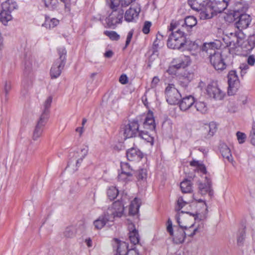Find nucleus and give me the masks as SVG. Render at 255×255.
Wrapping results in <instances>:
<instances>
[{"mask_svg":"<svg viewBox=\"0 0 255 255\" xmlns=\"http://www.w3.org/2000/svg\"><path fill=\"white\" fill-rule=\"evenodd\" d=\"M168 29L170 32L167 41L168 48L178 50L183 48L191 50L197 47L194 42L186 39L187 34L179 27V24L176 22L172 21Z\"/></svg>","mask_w":255,"mask_h":255,"instance_id":"1","label":"nucleus"},{"mask_svg":"<svg viewBox=\"0 0 255 255\" xmlns=\"http://www.w3.org/2000/svg\"><path fill=\"white\" fill-rule=\"evenodd\" d=\"M228 4L225 0H208L198 14L199 17L201 19H210L215 13L223 11Z\"/></svg>","mask_w":255,"mask_h":255,"instance_id":"2","label":"nucleus"},{"mask_svg":"<svg viewBox=\"0 0 255 255\" xmlns=\"http://www.w3.org/2000/svg\"><path fill=\"white\" fill-rule=\"evenodd\" d=\"M230 40L228 42V46L232 48L241 46L243 50L246 52H250L255 47V34L250 35L248 38L243 42L242 39L244 38V34L242 31H237L235 33H230Z\"/></svg>","mask_w":255,"mask_h":255,"instance_id":"3","label":"nucleus"},{"mask_svg":"<svg viewBox=\"0 0 255 255\" xmlns=\"http://www.w3.org/2000/svg\"><path fill=\"white\" fill-rule=\"evenodd\" d=\"M247 8V6H243L241 2H238L236 7L229 15V16L232 17V19L237 20L235 25L236 27L239 29L238 31H242V29L246 28L251 22L249 15L241 13L245 11Z\"/></svg>","mask_w":255,"mask_h":255,"instance_id":"4","label":"nucleus"},{"mask_svg":"<svg viewBox=\"0 0 255 255\" xmlns=\"http://www.w3.org/2000/svg\"><path fill=\"white\" fill-rule=\"evenodd\" d=\"M58 51L59 57L55 60L50 70L51 76L54 78L60 75L66 63V50L64 48H60Z\"/></svg>","mask_w":255,"mask_h":255,"instance_id":"5","label":"nucleus"},{"mask_svg":"<svg viewBox=\"0 0 255 255\" xmlns=\"http://www.w3.org/2000/svg\"><path fill=\"white\" fill-rule=\"evenodd\" d=\"M32 59L30 57H26L24 61V78L22 81V85L24 90L22 92L24 95L29 87L32 85V76H29V73L31 71L32 67Z\"/></svg>","mask_w":255,"mask_h":255,"instance_id":"6","label":"nucleus"},{"mask_svg":"<svg viewBox=\"0 0 255 255\" xmlns=\"http://www.w3.org/2000/svg\"><path fill=\"white\" fill-rule=\"evenodd\" d=\"M165 94L167 102L170 105L179 103L181 95L173 84H169L165 89Z\"/></svg>","mask_w":255,"mask_h":255,"instance_id":"7","label":"nucleus"},{"mask_svg":"<svg viewBox=\"0 0 255 255\" xmlns=\"http://www.w3.org/2000/svg\"><path fill=\"white\" fill-rule=\"evenodd\" d=\"M111 10L108 17L106 19V22L110 27H113L122 22L124 12V10L121 8Z\"/></svg>","mask_w":255,"mask_h":255,"instance_id":"8","label":"nucleus"},{"mask_svg":"<svg viewBox=\"0 0 255 255\" xmlns=\"http://www.w3.org/2000/svg\"><path fill=\"white\" fill-rule=\"evenodd\" d=\"M123 129V134L125 138H128L137 136L139 129V124L137 121H129L128 123L125 125Z\"/></svg>","mask_w":255,"mask_h":255,"instance_id":"9","label":"nucleus"},{"mask_svg":"<svg viewBox=\"0 0 255 255\" xmlns=\"http://www.w3.org/2000/svg\"><path fill=\"white\" fill-rule=\"evenodd\" d=\"M228 93L229 95H234L240 87V81L236 71L232 70L230 71L228 75Z\"/></svg>","mask_w":255,"mask_h":255,"instance_id":"10","label":"nucleus"},{"mask_svg":"<svg viewBox=\"0 0 255 255\" xmlns=\"http://www.w3.org/2000/svg\"><path fill=\"white\" fill-rule=\"evenodd\" d=\"M211 64L217 70H223L226 67V65L221 53L216 50L213 54L210 53L209 57Z\"/></svg>","mask_w":255,"mask_h":255,"instance_id":"11","label":"nucleus"},{"mask_svg":"<svg viewBox=\"0 0 255 255\" xmlns=\"http://www.w3.org/2000/svg\"><path fill=\"white\" fill-rule=\"evenodd\" d=\"M109 216H113V221L116 217H121L124 212V206L122 201L118 200L106 211Z\"/></svg>","mask_w":255,"mask_h":255,"instance_id":"12","label":"nucleus"},{"mask_svg":"<svg viewBox=\"0 0 255 255\" xmlns=\"http://www.w3.org/2000/svg\"><path fill=\"white\" fill-rule=\"evenodd\" d=\"M141 7L138 3H133L125 14V19L127 22H134L138 19Z\"/></svg>","mask_w":255,"mask_h":255,"instance_id":"13","label":"nucleus"},{"mask_svg":"<svg viewBox=\"0 0 255 255\" xmlns=\"http://www.w3.org/2000/svg\"><path fill=\"white\" fill-rule=\"evenodd\" d=\"M113 247L116 250V255H128L129 252L131 251H135L137 255H139V253L135 248L128 250V246L127 243L121 242L117 239L114 240Z\"/></svg>","mask_w":255,"mask_h":255,"instance_id":"14","label":"nucleus"},{"mask_svg":"<svg viewBox=\"0 0 255 255\" xmlns=\"http://www.w3.org/2000/svg\"><path fill=\"white\" fill-rule=\"evenodd\" d=\"M200 231L198 227L194 228L193 232L191 234H186L184 229H178L175 232V235L173 234V241L176 244L182 243L185 239L186 236L190 237H193L197 232Z\"/></svg>","mask_w":255,"mask_h":255,"instance_id":"15","label":"nucleus"},{"mask_svg":"<svg viewBox=\"0 0 255 255\" xmlns=\"http://www.w3.org/2000/svg\"><path fill=\"white\" fill-rule=\"evenodd\" d=\"M48 119L40 117L35 127L33 130L32 134V139L34 140H37L42 135L43 128L48 121Z\"/></svg>","mask_w":255,"mask_h":255,"instance_id":"16","label":"nucleus"},{"mask_svg":"<svg viewBox=\"0 0 255 255\" xmlns=\"http://www.w3.org/2000/svg\"><path fill=\"white\" fill-rule=\"evenodd\" d=\"M109 222H113V216H109L106 212L105 211L97 220L94 221L93 225L95 229L101 230Z\"/></svg>","mask_w":255,"mask_h":255,"instance_id":"17","label":"nucleus"},{"mask_svg":"<svg viewBox=\"0 0 255 255\" xmlns=\"http://www.w3.org/2000/svg\"><path fill=\"white\" fill-rule=\"evenodd\" d=\"M207 92L210 97L217 100L223 99L225 93L216 85H209L207 88Z\"/></svg>","mask_w":255,"mask_h":255,"instance_id":"18","label":"nucleus"},{"mask_svg":"<svg viewBox=\"0 0 255 255\" xmlns=\"http://www.w3.org/2000/svg\"><path fill=\"white\" fill-rule=\"evenodd\" d=\"M190 59L189 56L181 55L178 58L173 59L172 67L177 69L185 68L190 64Z\"/></svg>","mask_w":255,"mask_h":255,"instance_id":"19","label":"nucleus"},{"mask_svg":"<svg viewBox=\"0 0 255 255\" xmlns=\"http://www.w3.org/2000/svg\"><path fill=\"white\" fill-rule=\"evenodd\" d=\"M197 19L194 16H188L185 18L183 23L180 28L183 31L186 30L188 32L190 33L192 28L197 24Z\"/></svg>","mask_w":255,"mask_h":255,"instance_id":"20","label":"nucleus"},{"mask_svg":"<svg viewBox=\"0 0 255 255\" xmlns=\"http://www.w3.org/2000/svg\"><path fill=\"white\" fill-rule=\"evenodd\" d=\"M194 103L195 100L193 97L192 96L185 97L180 102L179 101V107L181 110L186 111L192 108Z\"/></svg>","mask_w":255,"mask_h":255,"instance_id":"21","label":"nucleus"},{"mask_svg":"<svg viewBox=\"0 0 255 255\" xmlns=\"http://www.w3.org/2000/svg\"><path fill=\"white\" fill-rule=\"evenodd\" d=\"M193 78L194 74L192 72L185 71L179 78V84L182 87L186 88Z\"/></svg>","mask_w":255,"mask_h":255,"instance_id":"22","label":"nucleus"},{"mask_svg":"<svg viewBox=\"0 0 255 255\" xmlns=\"http://www.w3.org/2000/svg\"><path fill=\"white\" fill-rule=\"evenodd\" d=\"M127 157L129 161L139 160L142 158V153L136 148H131L127 151Z\"/></svg>","mask_w":255,"mask_h":255,"instance_id":"23","label":"nucleus"},{"mask_svg":"<svg viewBox=\"0 0 255 255\" xmlns=\"http://www.w3.org/2000/svg\"><path fill=\"white\" fill-rule=\"evenodd\" d=\"M207 182L206 183H202L200 182L198 184V188L200 194L205 195L207 193H209V196H212L213 194V191L211 190V182L210 179L206 177Z\"/></svg>","mask_w":255,"mask_h":255,"instance_id":"24","label":"nucleus"},{"mask_svg":"<svg viewBox=\"0 0 255 255\" xmlns=\"http://www.w3.org/2000/svg\"><path fill=\"white\" fill-rule=\"evenodd\" d=\"M220 151L224 159H226L229 162H232L233 161V157L231 154V150L226 144H220Z\"/></svg>","mask_w":255,"mask_h":255,"instance_id":"25","label":"nucleus"},{"mask_svg":"<svg viewBox=\"0 0 255 255\" xmlns=\"http://www.w3.org/2000/svg\"><path fill=\"white\" fill-rule=\"evenodd\" d=\"M143 128L153 131L155 128V121L152 113H148L143 123Z\"/></svg>","mask_w":255,"mask_h":255,"instance_id":"26","label":"nucleus"},{"mask_svg":"<svg viewBox=\"0 0 255 255\" xmlns=\"http://www.w3.org/2000/svg\"><path fill=\"white\" fill-rule=\"evenodd\" d=\"M208 0H188V4L192 9L197 11L199 13L205 2Z\"/></svg>","mask_w":255,"mask_h":255,"instance_id":"27","label":"nucleus"},{"mask_svg":"<svg viewBox=\"0 0 255 255\" xmlns=\"http://www.w3.org/2000/svg\"><path fill=\"white\" fill-rule=\"evenodd\" d=\"M141 204L140 199L135 198L130 203L129 207V214L134 215L138 212Z\"/></svg>","mask_w":255,"mask_h":255,"instance_id":"28","label":"nucleus"},{"mask_svg":"<svg viewBox=\"0 0 255 255\" xmlns=\"http://www.w3.org/2000/svg\"><path fill=\"white\" fill-rule=\"evenodd\" d=\"M217 48V45L215 42H209V43H205L201 47V50L203 52H205L207 53V55L210 56V53H214L217 50L216 49Z\"/></svg>","mask_w":255,"mask_h":255,"instance_id":"29","label":"nucleus"},{"mask_svg":"<svg viewBox=\"0 0 255 255\" xmlns=\"http://www.w3.org/2000/svg\"><path fill=\"white\" fill-rule=\"evenodd\" d=\"M17 5L15 1L13 0H7L3 2L1 4V9L4 11L11 12L14 9H16Z\"/></svg>","mask_w":255,"mask_h":255,"instance_id":"30","label":"nucleus"},{"mask_svg":"<svg viewBox=\"0 0 255 255\" xmlns=\"http://www.w3.org/2000/svg\"><path fill=\"white\" fill-rule=\"evenodd\" d=\"M52 97L49 96L47 98L43 104L44 109L40 116V117L48 119L49 118V108L51 107V105L52 102Z\"/></svg>","mask_w":255,"mask_h":255,"instance_id":"31","label":"nucleus"},{"mask_svg":"<svg viewBox=\"0 0 255 255\" xmlns=\"http://www.w3.org/2000/svg\"><path fill=\"white\" fill-rule=\"evenodd\" d=\"M217 125L215 122H211L208 124H205L204 126V129L205 132H208V137H211L216 132Z\"/></svg>","mask_w":255,"mask_h":255,"instance_id":"32","label":"nucleus"},{"mask_svg":"<svg viewBox=\"0 0 255 255\" xmlns=\"http://www.w3.org/2000/svg\"><path fill=\"white\" fill-rule=\"evenodd\" d=\"M133 227L132 230L129 232V239L130 242L135 245L139 243V237L138 231L136 230L134 226H133Z\"/></svg>","mask_w":255,"mask_h":255,"instance_id":"33","label":"nucleus"},{"mask_svg":"<svg viewBox=\"0 0 255 255\" xmlns=\"http://www.w3.org/2000/svg\"><path fill=\"white\" fill-rule=\"evenodd\" d=\"M180 188L184 193H191L192 191V184L190 180L185 179L181 182Z\"/></svg>","mask_w":255,"mask_h":255,"instance_id":"34","label":"nucleus"},{"mask_svg":"<svg viewBox=\"0 0 255 255\" xmlns=\"http://www.w3.org/2000/svg\"><path fill=\"white\" fill-rule=\"evenodd\" d=\"M119 193L118 189L114 186L110 187L107 192V196L110 200H114L117 197Z\"/></svg>","mask_w":255,"mask_h":255,"instance_id":"35","label":"nucleus"},{"mask_svg":"<svg viewBox=\"0 0 255 255\" xmlns=\"http://www.w3.org/2000/svg\"><path fill=\"white\" fill-rule=\"evenodd\" d=\"M76 229L74 226H69L66 228L63 232V236L66 238H72L76 235Z\"/></svg>","mask_w":255,"mask_h":255,"instance_id":"36","label":"nucleus"},{"mask_svg":"<svg viewBox=\"0 0 255 255\" xmlns=\"http://www.w3.org/2000/svg\"><path fill=\"white\" fill-rule=\"evenodd\" d=\"M64 1V0H60ZM46 7L50 9L53 10L56 9L58 5V0H42Z\"/></svg>","mask_w":255,"mask_h":255,"instance_id":"37","label":"nucleus"},{"mask_svg":"<svg viewBox=\"0 0 255 255\" xmlns=\"http://www.w3.org/2000/svg\"><path fill=\"white\" fill-rule=\"evenodd\" d=\"M121 168L122 172L126 173L128 176H132L133 171L131 168L130 166L127 162H121Z\"/></svg>","mask_w":255,"mask_h":255,"instance_id":"38","label":"nucleus"},{"mask_svg":"<svg viewBox=\"0 0 255 255\" xmlns=\"http://www.w3.org/2000/svg\"><path fill=\"white\" fill-rule=\"evenodd\" d=\"M12 16L10 12L4 11L2 9H1V12L0 13V21L1 22L5 24L10 20Z\"/></svg>","mask_w":255,"mask_h":255,"instance_id":"39","label":"nucleus"},{"mask_svg":"<svg viewBox=\"0 0 255 255\" xmlns=\"http://www.w3.org/2000/svg\"><path fill=\"white\" fill-rule=\"evenodd\" d=\"M137 136L146 140L148 142L153 143V138L148 133L147 131L140 130Z\"/></svg>","mask_w":255,"mask_h":255,"instance_id":"40","label":"nucleus"},{"mask_svg":"<svg viewBox=\"0 0 255 255\" xmlns=\"http://www.w3.org/2000/svg\"><path fill=\"white\" fill-rule=\"evenodd\" d=\"M194 107L196 108L197 111L202 113L205 114L207 111V107L206 104L203 102H195Z\"/></svg>","mask_w":255,"mask_h":255,"instance_id":"41","label":"nucleus"},{"mask_svg":"<svg viewBox=\"0 0 255 255\" xmlns=\"http://www.w3.org/2000/svg\"><path fill=\"white\" fill-rule=\"evenodd\" d=\"M59 23V20L56 18L46 19L45 22L42 24L47 28L51 29L56 26Z\"/></svg>","mask_w":255,"mask_h":255,"instance_id":"42","label":"nucleus"},{"mask_svg":"<svg viewBox=\"0 0 255 255\" xmlns=\"http://www.w3.org/2000/svg\"><path fill=\"white\" fill-rule=\"evenodd\" d=\"M190 164L192 166L197 167L201 172L204 174L206 173L207 171L205 166L199 161L193 160L190 162Z\"/></svg>","mask_w":255,"mask_h":255,"instance_id":"43","label":"nucleus"},{"mask_svg":"<svg viewBox=\"0 0 255 255\" xmlns=\"http://www.w3.org/2000/svg\"><path fill=\"white\" fill-rule=\"evenodd\" d=\"M251 143L255 146V122H254L252 124V129L250 131L249 136Z\"/></svg>","mask_w":255,"mask_h":255,"instance_id":"44","label":"nucleus"},{"mask_svg":"<svg viewBox=\"0 0 255 255\" xmlns=\"http://www.w3.org/2000/svg\"><path fill=\"white\" fill-rule=\"evenodd\" d=\"M190 202V200H189V201L184 200L182 197H179V198L177 200V205L176 209L178 211L181 210L183 208V207H184L185 205H187Z\"/></svg>","mask_w":255,"mask_h":255,"instance_id":"45","label":"nucleus"},{"mask_svg":"<svg viewBox=\"0 0 255 255\" xmlns=\"http://www.w3.org/2000/svg\"><path fill=\"white\" fill-rule=\"evenodd\" d=\"M104 34L109 37L113 40H118L120 38V35L114 31H105Z\"/></svg>","mask_w":255,"mask_h":255,"instance_id":"46","label":"nucleus"},{"mask_svg":"<svg viewBox=\"0 0 255 255\" xmlns=\"http://www.w3.org/2000/svg\"><path fill=\"white\" fill-rule=\"evenodd\" d=\"M108 3L111 10L120 8L119 7L121 1L120 0H109Z\"/></svg>","mask_w":255,"mask_h":255,"instance_id":"47","label":"nucleus"},{"mask_svg":"<svg viewBox=\"0 0 255 255\" xmlns=\"http://www.w3.org/2000/svg\"><path fill=\"white\" fill-rule=\"evenodd\" d=\"M146 171L145 169H141L139 170L137 172V178L138 179L143 180L146 178Z\"/></svg>","mask_w":255,"mask_h":255,"instance_id":"48","label":"nucleus"},{"mask_svg":"<svg viewBox=\"0 0 255 255\" xmlns=\"http://www.w3.org/2000/svg\"><path fill=\"white\" fill-rule=\"evenodd\" d=\"M151 26V22L148 21H145L142 29L143 33H144V34H148L150 31V28Z\"/></svg>","mask_w":255,"mask_h":255,"instance_id":"49","label":"nucleus"},{"mask_svg":"<svg viewBox=\"0 0 255 255\" xmlns=\"http://www.w3.org/2000/svg\"><path fill=\"white\" fill-rule=\"evenodd\" d=\"M245 229H242L241 231L239 232V235L238 237V244H242L243 243V241L245 239Z\"/></svg>","mask_w":255,"mask_h":255,"instance_id":"50","label":"nucleus"},{"mask_svg":"<svg viewBox=\"0 0 255 255\" xmlns=\"http://www.w3.org/2000/svg\"><path fill=\"white\" fill-rule=\"evenodd\" d=\"M238 140L240 143H243L245 141L246 135L243 132L238 131L236 133Z\"/></svg>","mask_w":255,"mask_h":255,"instance_id":"51","label":"nucleus"},{"mask_svg":"<svg viewBox=\"0 0 255 255\" xmlns=\"http://www.w3.org/2000/svg\"><path fill=\"white\" fill-rule=\"evenodd\" d=\"M167 231L171 236H173V230L172 228V223L170 219H168L167 221Z\"/></svg>","mask_w":255,"mask_h":255,"instance_id":"52","label":"nucleus"},{"mask_svg":"<svg viewBox=\"0 0 255 255\" xmlns=\"http://www.w3.org/2000/svg\"><path fill=\"white\" fill-rule=\"evenodd\" d=\"M135 0H121V4L122 7H127L130 4H133L135 2Z\"/></svg>","mask_w":255,"mask_h":255,"instance_id":"53","label":"nucleus"},{"mask_svg":"<svg viewBox=\"0 0 255 255\" xmlns=\"http://www.w3.org/2000/svg\"><path fill=\"white\" fill-rule=\"evenodd\" d=\"M132 35H133V32L132 31H129L128 34V35H127V39H126V45H125V47H127L128 44L130 43V41H131V39L132 38Z\"/></svg>","mask_w":255,"mask_h":255,"instance_id":"54","label":"nucleus"},{"mask_svg":"<svg viewBox=\"0 0 255 255\" xmlns=\"http://www.w3.org/2000/svg\"><path fill=\"white\" fill-rule=\"evenodd\" d=\"M247 62L250 66L254 65L255 63V56L253 55L249 56L247 59Z\"/></svg>","mask_w":255,"mask_h":255,"instance_id":"55","label":"nucleus"},{"mask_svg":"<svg viewBox=\"0 0 255 255\" xmlns=\"http://www.w3.org/2000/svg\"><path fill=\"white\" fill-rule=\"evenodd\" d=\"M120 82L122 84H126L128 82V79L126 75H122L119 79Z\"/></svg>","mask_w":255,"mask_h":255,"instance_id":"56","label":"nucleus"},{"mask_svg":"<svg viewBox=\"0 0 255 255\" xmlns=\"http://www.w3.org/2000/svg\"><path fill=\"white\" fill-rule=\"evenodd\" d=\"M88 150H89L88 146L87 145L84 146L83 147V148H81V152L82 154V157H83V158H85V156L87 155L88 152Z\"/></svg>","mask_w":255,"mask_h":255,"instance_id":"57","label":"nucleus"},{"mask_svg":"<svg viewBox=\"0 0 255 255\" xmlns=\"http://www.w3.org/2000/svg\"><path fill=\"white\" fill-rule=\"evenodd\" d=\"M159 82V79L158 77L155 76L153 77L151 83V87L152 88H155Z\"/></svg>","mask_w":255,"mask_h":255,"instance_id":"58","label":"nucleus"},{"mask_svg":"<svg viewBox=\"0 0 255 255\" xmlns=\"http://www.w3.org/2000/svg\"><path fill=\"white\" fill-rule=\"evenodd\" d=\"M241 75L246 74V70L249 69V66L246 64H243L240 66Z\"/></svg>","mask_w":255,"mask_h":255,"instance_id":"59","label":"nucleus"},{"mask_svg":"<svg viewBox=\"0 0 255 255\" xmlns=\"http://www.w3.org/2000/svg\"><path fill=\"white\" fill-rule=\"evenodd\" d=\"M131 176H128L127 175L126 173H123V172H121V173H120L118 175V179L119 180H126L128 177H130Z\"/></svg>","mask_w":255,"mask_h":255,"instance_id":"60","label":"nucleus"},{"mask_svg":"<svg viewBox=\"0 0 255 255\" xmlns=\"http://www.w3.org/2000/svg\"><path fill=\"white\" fill-rule=\"evenodd\" d=\"M11 89V83L10 82H5L4 85V92L6 94H7L8 92Z\"/></svg>","mask_w":255,"mask_h":255,"instance_id":"61","label":"nucleus"},{"mask_svg":"<svg viewBox=\"0 0 255 255\" xmlns=\"http://www.w3.org/2000/svg\"><path fill=\"white\" fill-rule=\"evenodd\" d=\"M160 41V39L158 38V37H156V39L154 41L153 44V52L154 53L156 51V49H157L159 46V42Z\"/></svg>","mask_w":255,"mask_h":255,"instance_id":"62","label":"nucleus"},{"mask_svg":"<svg viewBox=\"0 0 255 255\" xmlns=\"http://www.w3.org/2000/svg\"><path fill=\"white\" fill-rule=\"evenodd\" d=\"M176 222L178 223L179 228V229H187V226H183L181 225V223L180 221V217L178 216H176Z\"/></svg>","mask_w":255,"mask_h":255,"instance_id":"63","label":"nucleus"},{"mask_svg":"<svg viewBox=\"0 0 255 255\" xmlns=\"http://www.w3.org/2000/svg\"><path fill=\"white\" fill-rule=\"evenodd\" d=\"M113 55V52L111 51H108L105 53V56L107 58H111Z\"/></svg>","mask_w":255,"mask_h":255,"instance_id":"64","label":"nucleus"}]
</instances>
